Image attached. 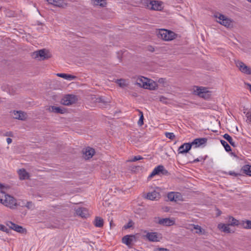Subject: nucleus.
<instances>
[{"label":"nucleus","mask_w":251,"mask_h":251,"mask_svg":"<svg viewBox=\"0 0 251 251\" xmlns=\"http://www.w3.org/2000/svg\"><path fill=\"white\" fill-rule=\"evenodd\" d=\"M0 230L3 232L9 233V229L3 225L0 224Z\"/></svg>","instance_id":"obj_37"},{"label":"nucleus","mask_w":251,"mask_h":251,"mask_svg":"<svg viewBox=\"0 0 251 251\" xmlns=\"http://www.w3.org/2000/svg\"><path fill=\"white\" fill-rule=\"evenodd\" d=\"M137 83L140 86L145 89H153L154 86L153 84H155L154 82H150V80L147 79L146 77H142L141 78L137 79Z\"/></svg>","instance_id":"obj_6"},{"label":"nucleus","mask_w":251,"mask_h":251,"mask_svg":"<svg viewBox=\"0 0 251 251\" xmlns=\"http://www.w3.org/2000/svg\"><path fill=\"white\" fill-rule=\"evenodd\" d=\"M4 135L6 136L12 137L13 135V133L11 131H9V132H6L5 133Z\"/></svg>","instance_id":"obj_42"},{"label":"nucleus","mask_w":251,"mask_h":251,"mask_svg":"<svg viewBox=\"0 0 251 251\" xmlns=\"http://www.w3.org/2000/svg\"><path fill=\"white\" fill-rule=\"evenodd\" d=\"M223 137L229 143V144L232 146H233V147L235 146V143L233 141V139L229 135H228L227 133H226L224 135Z\"/></svg>","instance_id":"obj_28"},{"label":"nucleus","mask_w":251,"mask_h":251,"mask_svg":"<svg viewBox=\"0 0 251 251\" xmlns=\"http://www.w3.org/2000/svg\"><path fill=\"white\" fill-rule=\"evenodd\" d=\"M84 157L86 159H88L92 157L95 153V150L90 147H88L83 151Z\"/></svg>","instance_id":"obj_18"},{"label":"nucleus","mask_w":251,"mask_h":251,"mask_svg":"<svg viewBox=\"0 0 251 251\" xmlns=\"http://www.w3.org/2000/svg\"><path fill=\"white\" fill-rule=\"evenodd\" d=\"M166 100V98H165L164 97H163V96H161V97H160V100L161 101H164V100Z\"/></svg>","instance_id":"obj_48"},{"label":"nucleus","mask_w":251,"mask_h":251,"mask_svg":"<svg viewBox=\"0 0 251 251\" xmlns=\"http://www.w3.org/2000/svg\"><path fill=\"white\" fill-rule=\"evenodd\" d=\"M145 236L151 242H159L162 238L161 234L156 232H147Z\"/></svg>","instance_id":"obj_11"},{"label":"nucleus","mask_w":251,"mask_h":251,"mask_svg":"<svg viewBox=\"0 0 251 251\" xmlns=\"http://www.w3.org/2000/svg\"><path fill=\"white\" fill-rule=\"evenodd\" d=\"M116 82L118 84V85L122 88H124L126 86L125 80L123 79H117Z\"/></svg>","instance_id":"obj_33"},{"label":"nucleus","mask_w":251,"mask_h":251,"mask_svg":"<svg viewBox=\"0 0 251 251\" xmlns=\"http://www.w3.org/2000/svg\"><path fill=\"white\" fill-rule=\"evenodd\" d=\"M248 1L251 2V0H247Z\"/></svg>","instance_id":"obj_52"},{"label":"nucleus","mask_w":251,"mask_h":251,"mask_svg":"<svg viewBox=\"0 0 251 251\" xmlns=\"http://www.w3.org/2000/svg\"><path fill=\"white\" fill-rule=\"evenodd\" d=\"M50 111L55 113L63 114L65 112V109H62L59 107H56L55 106H51L50 108Z\"/></svg>","instance_id":"obj_25"},{"label":"nucleus","mask_w":251,"mask_h":251,"mask_svg":"<svg viewBox=\"0 0 251 251\" xmlns=\"http://www.w3.org/2000/svg\"><path fill=\"white\" fill-rule=\"evenodd\" d=\"M236 67L242 73L247 75H251V68L243 62L237 61Z\"/></svg>","instance_id":"obj_8"},{"label":"nucleus","mask_w":251,"mask_h":251,"mask_svg":"<svg viewBox=\"0 0 251 251\" xmlns=\"http://www.w3.org/2000/svg\"><path fill=\"white\" fill-rule=\"evenodd\" d=\"M92 2L94 5H100L101 7H105L106 5L105 0H92Z\"/></svg>","instance_id":"obj_27"},{"label":"nucleus","mask_w":251,"mask_h":251,"mask_svg":"<svg viewBox=\"0 0 251 251\" xmlns=\"http://www.w3.org/2000/svg\"><path fill=\"white\" fill-rule=\"evenodd\" d=\"M77 99L76 96L73 95H68L65 96L61 100V103L65 105H69L74 103Z\"/></svg>","instance_id":"obj_14"},{"label":"nucleus","mask_w":251,"mask_h":251,"mask_svg":"<svg viewBox=\"0 0 251 251\" xmlns=\"http://www.w3.org/2000/svg\"><path fill=\"white\" fill-rule=\"evenodd\" d=\"M143 158L140 155L135 156L134 157L130 160L131 162H135L138 160H142Z\"/></svg>","instance_id":"obj_38"},{"label":"nucleus","mask_w":251,"mask_h":251,"mask_svg":"<svg viewBox=\"0 0 251 251\" xmlns=\"http://www.w3.org/2000/svg\"><path fill=\"white\" fill-rule=\"evenodd\" d=\"M5 224L7 226H9L10 229H13L18 232L23 233H24L25 231V229L22 226L16 225L11 221L6 222Z\"/></svg>","instance_id":"obj_15"},{"label":"nucleus","mask_w":251,"mask_h":251,"mask_svg":"<svg viewBox=\"0 0 251 251\" xmlns=\"http://www.w3.org/2000/svg\"><path fill=\"white\" fill-rule=\"evenodd\" d=\"M3 188V186L0 183V190H1Z\"/></svg>","instance_id":"obj_50"},{"label":"nucleus","mask_w":251,"mask_h":251,"mask_svg":"<svg viewBox=\"0 0 251 251\" xmlns=\"http://www.w3.org/2000/svg\"><path fill=\"white\" fill-rule=\"evenodd\" d=\"M19 178L21 180L27 179L29 177L28 173L24 169H20L18 171Z\"/></svg>","instance_id":"obj_22"},{"label":"nucleus","mask_w":251,"mask_h":251,"mask_svg":"<svg viewBox=\"0 0 251 251\" xmlns=\"http://www.w3.org/2000/svg\"><path fill=\"white\" fill-rule=\"evenodd\" d=\"M168 173V172L165 169L164 167L160 165H158L153 170L148 178H151L157 175L162 174L165 175H167Z\"/></svg>","instance_id":"obj_10"},{"label":"nucleus","mask_w":251,"mask_h":251,"mask_svg":"<svg viewBox=\"0 0 251 251\" xmlns=\"http://www.w3.org/2000/svg\"><path fill=\"white\" fill-rule=\"evenodd\" d=\"M181 195L180 193L175 192V201H176L181 199Z\"/></svg>","instance_id":"obj_36"},{"label":"nucleus","mask_w":251,"mask_h":251,"mask_svg":"<svg viewBox=\"0 0 251 251\" xmlns=\"http://www.w3.org/2000/svg\"><path fill=\"white\" fill-rule=\"evenodd\" d=\"M25 206L28 209H31L34 207V205L31 201H27Z\"/></svg>","instance_id":"obj_41"},{"label":"nucleus","mask_w":251,"mask_h":251,"mask_svg":"<svg viewBox=\"0 0 251 251\" xmlns=\"http://www.w3.org/2000/svg\"><path fill=\"white\" fill-rule=\"evenodd\" d=\"M231 219L232 221L231 224H225L220 223L218 224V228L222 231L225 233H231L232 230L230 229L229 226H234V225L235 224V219L232 217H230L229 220Z\"/></svg>","instance_id":"obj_9"},{"label":"nucleus","mask_w":251,"mask_h":251,"mask_svg":"<svg viewBox=\"0 0 251 251\" xmlns=\"http://www.w3.org/2000/svg\"><path fill=\"white\" fill-rule=\"evenodd\" d=\"M155 222L163 226H171L175 224L174 219H171L169 218H161L160 217L155 218Z\"/></svg>","instance_id":"obj_7"},{"label":"nucleus","mask_w":251,"mask_h":251,"mask_svg":"<svg viewBox=\"0 0 251 251\" xmlns=\"http://www.w3.org/2000/svg\"><path fill=\"white\" fill-rule=\"evenodd\" d=\"M75 212L78 216L82 218H86L89 216L88 211L85 207H78L76 209Z\"/></svg>","instance_id":"obj_17"},{"label":"nucleus","mask_w":251,"mask_h":251,"mask_svg":"<svg viewBox=\"0 0 251 251\" xmlns=\"http://www.w3.org/2000/svg\"><path fill=\"white\" fill-rule=\"evenodd\" d=\"M215 18L218 19L217 22L225 26L229 27L231 25V21L224 15L219 13H215L214 14Z\"/></svg>","instance_id":"obj_5"},{"label":"nucleus","mask_w":251,"mask_h":251,"mask_svg":"<svg viewBox=\"0 0 251 251\" xmlns=\"http://www.w3.org/2000/svg\"><path fill=\"white\" fill-rule=\"evenodd\" d=\"M159 251H169L168 249L166 248H159Z\"/></svg>","instance_id":"obj_47"},{"label":"nucleus","mask_w":251,"mask_h":251,"mask_svg":"<svg viewBox=\"0 0 251 251\" xmlns=\"http://www.w3.org/2000/svg\"><path fill=\"white\" fill-rule=\"evenodd\" d=\"M193 226L194 229L197 230L196 232L197 233L201 235L205 234L204 229H202L200 226L193 225Z\"/></svg>","instance_id":"obj_30"},{"label":"nucleus","mask_w":251,"mask_h":251,"mask_svg":"<svg viewBox=\"0 0 251 251\" xmlns=\"http://www.w3.org/2000/svg\"><path fill=\"white\" fill-rule=\"evenodd\" d=\"M158 36L165 41H171L176 38V34L173 31L161 29L158 32Z\"/></svg>","instance_id":"obj_3"},{"label":"nucleus","mask_w":251,"mask_h":251,"mask_svg":"<svg viewBox=\"0 0 251 251\" xmlns=\"http://www.w3.org/2000/svg\"><path fill=\"white\" fill-rule=\"evenodd\" d=\"M0 202L10 209H14L17 206L16 200L10 195L5 194L2 190L0 191Z\"/></svg>","instance_id":"obj_2"},{"label":"nucleus","mask_w":251,"mask_h":251,"mask_svg":"<svg viewBox=\"0 0 251 251\" xmlns=\"http://www.w3.org/2000/svg\"><path fill=\"white\" fill-rule=\"evenodd\" d=\"M230 154L233 155L234 156H235V153L234 152H231Z\"/></svg>","instance_id":"obj_51"},{"label":"nucleus","mask_w":251,"mask_h":251,"mask_svg":"<svg viewBox=\"0 0 251 251\" xmlns=\"http://www.w3.org/2000/svg\"><path fill=\"white\" fill-rule=\"evenodd\" d=\"M244 226L246 228H251V221H247L244 223Z\"/></svg>","instance_id":"obj_39"},{"label":"nucleus","mask_w":251,"mask_h":251,"mask_svg":"<svg viewBox=\"0 0 251 251\" xmlns=\"http://www.w3.org/2000/svg\"><path fill=\"white\" fill-rule=\"evenodd\" d=\"M33 57L35 58H40V60H44L50 57L48 51L45 49H42L34 52Z\"/></svg>","instance_id":"obj_13"},{"label":"nucleus","mask_w":251,"mask_h":251,"mask_svg":"<svg viewBox=\"0 0 251 251\" xmlns=\"http://www.w3.org/2000/svg\"><path fill=\"white\" fill-rule=\"evenodd\" d=\"M165 136L170 139L173 140L175 138V135L172 132H166Z\"/></svg>","instance_id":"obj_35"},{"label":"nucleus","mask_w":251,"mask_h":251,"mask_svg":"<svg viewBox=\"0 0 251 251\" xmlns=\"http://www.w3.org/2000/svg\"><path fill=\"white\" fill-rule=\"evenodd\" d=\"M56 75L69 80H74L76 78V76L75 75L64 73H58L56 74Z\"/></svg>","instance_id":"obj_23"},{"label":"nucleus","mask_w":251,"mask_h":251,"mask_svg":"<svg viewBox=\"0 0 251 251\" xmlns=\"http://www.w3.org/2000/svg\"><path fill=\"white\" fill-rule=\"evenodd\" d=\"M221 213H222V212H221V211H220L218 210V214H217V216H220V215L221 214Z\"/></svg>","instance_id":"obj_49"},{"label":"nucleus","mask_w":251,"mask_h":251,"mask_svg":"<svg viewBox=\"0 0 251 251\" xmlns=\"http://www.w3.org/2000/svg\"><path fill=\"white\" fill-rule=\"evenodd\" d=\"M160 197V194L159 192L154 190L152 192H149L146 196V198L148 200L154 201L158 200Z\"/></svg>","instance_id":"obj_19"},{"label":"nucleus","mask_w":251,"mask_h":251,"mask_svg":"<svg viewBox=\"0 0 251 251\" xmlns=\"http://www.w3.org/2000/svg\"><path fill=\"white\" fill-rule=\"evenodd\" d=\"M194 94L204 99L209 98L211 95L210 92L208 90L207 88L199 86L195 87Z\"/></svg>","instance_id":"obj_4"},{"label":"nucleus","mask_w":251,"mask_h":251,"mask_svg":"<svg viewBox=\"0 0 251 251\" xmlns=\"http://www.w3.org/2000/svg\"><path fill=\"white\" fill-rule=\"evenodd\" d=\"M245 84L248 86V89L251 92V84L248 83H245Z\"/></svg>","instance_id":"obj_45"},{"label":"nucleus","mask_w":251,"mask_h":251,"mask_svg":"<svg viewBox=\"0 0 251 251\" xmlns=\"http://www.w3.org/2000/svg\"><path fill=\"white\" fill-rule=\"evenodd\" d=\"M220 142L222 144V145L224 147L225 150L227 152H230L231 151V148L230 146L228 144V143L223 140H221Z\"/></svg>","instance_id":"obj_32"},{"label":"nucleus","mask_w":251,"mask_h":251,"mask_svg":"<svg viewBox=\"0 0 251 251\" xmlns=\"http://www.w3.org/2000/svg\"><path fill=\"white\" fill-rule=\"evenodd\" d=\"M135 239V236L134 235H126L122 239V242L127 246L131 244V243Z\"/></svg>","instance_id":"obj_21"},{"label":"nucleus","mask_w":251,"mask_h":251,"mask_svg":"<svg viewBox=\"0 0 251 251\" xmlns=\"http://www.w3.org/2000/svg\"><path fill=\"white\" fill-rule=\"evenodd\" d=\"M145 4L149 9L153 10H160L161 9V4L157 0H146Z\"/></svg>","instance_id":"obj_12"},{"label":"nucleus","mask_w":251,"mask_h":251,"mask_svg":"<svg viewBox=\"0 0 251 251\" xmlns=\"http://www.w3.org/2000/svg\"><path fill=\"white\" fill-rule=\"evenodd\" d=\"M139 112V120L138 122V124L140 126H142L144 124V115L142 111L140 110L139 109L136 110Z\"/></svg>","instance_id":"obj_31"},{"label":"nucleus","mask_w":251,"mask_h":251,"mask_svg":"<svg viewBox=\"0 0 251 251\" xmlns=\"http://www.w3.org/2000/svg\"><path fill=\"white\" fill-rule=\"evenodd\" d=\"M207 141L206 138H196L191 143H186L181 145L178 149V153L184 154L188 152L191 149L192 146H195V148L205 144Z\"/></svg>","instance_id":"obj_1"},{"label":"nucleus","mask_w":251,"mask_h":251,"mask_svg":"<svg viewBox=\"0 0 251 251\" xmlns=\"http://www.w3.org/2000/svg\"><path fill=\"white\" fill-rule=\"evenodd\" d=\"M133 226V223L131 221H129L126 225L124 226V228L125 229L130 228Z\"/></svg>","instance_id":"obj_40"},{"label":"nucleus","mask_w":251,"mask_h":251,"mask_svg":"<svg viewBox=\"0 0 251 251\" xmlns=\"http://www.w3.org/2000/svg\"><path fill=\"white\" fill-rule=\"evenodd\" d=\"M94 224L96 227H101L103 226V220L100 217H96L94 221Z\"/></svg>","instance_id":"obj_26"},{"label":"nucleus","mask_w":251,"mask_h":251,"mask_svg":"<svg viewBox=\"0 0 251 251\" xmlns=\"http://www.w3.org/2000/svg\"><path fill=\"white\" fill-rule=\"evenodd\" d=\"M243 172L246 174L251 176V166L249 165H245L242 168Z\"/></svg>","instance_id":"obj_29"},{"label":"nucleus","mask_w":251,"mask_h":251,"mask_svg":"<svg viewBox=\"0 0 251 251\" xmlns=\"http://www.w3.org/2000/svg\"><path fill=\"white\" fill-rule=\"evenodd\" d=\"M202 159V157H201V159L198 158H197V159H196L194 160L192 162V163H196V162H199V161H201Z\"/></svg>","instance_id":"obj_43"},{"label":"nucleus","mask_w":251,"mask_h":251,"mask_svg":"<svg viewBox=\"0 0 251 251\" xmlns=\"http://www.w3.org/2000/svg\"><path fill=\"white\" fill-rule=\"evenodd\" d=\"M168 198L170 201H175V192H171L168 194Z\"/></svg>","instance_id":"obj_34"},{"label":"nucleus","mask_w":251,"mask_h":251,"mask_svg":"<svg viewBox=\"0 0 251 251\" xmlns=\"http://www.w3.org/2000/svg\"><path fill=\"white\" fill-rule=\"evenodd\" d=\"M12 116L14 119L25 121L27 118V114L25 112L22 111H13Z\"/></svg>","instance_id":"obj_16"},{"label":"nucleus","mask_w":251,"mask_h":251,"mask_svg":"<svg viewBox=\"0 0 251 251\" xmlns=\"http://www.w3.org/2000/svg\"><path fill=\"white\" fill-rule=\"evenodd\" d=\"M236 129L237 130H238L237 127H236Z\"/></svg>","instance_id":"obj_53"},{"label":"nucleus","mask_w":251,"mask_h":251,"mask_svg":"<svg viewBox=\"0 0 251 251\" xmlns=\"http://www.w3.org/2000/svg\"><path fill=\"white\" fill-rule=\"evenodd\" d=\"M6 141L8 144H10V143H12V140L10 138H7L6 139Z\"/></svg>","instance_id":"obj_44"},{"label":"nucleus","mask_w":251,"mask_h":251,"mask_svg":"<svg viewBox=\"0 0 251 251\" xmlns=\"http://www.w3.org/2000/svg\"><path fill=\"white\" fill-rule=\"evenodd\" d=\"M228 174L231 176H235V172L234 171H230L228 172Z\"/></svg>","instance_id":"obj_46"},{"label":"nucleus","mask_w":251,"mask_h":251,"mask_svg":"<svg viewBox=\"0 0 251 251\" xmlns=\"http://www.w3.org/2000/svg\"><path fill=\"white\" fill-rule=\"evenodd\" d=\"M241 111L245 115L247 122L251 124V109L244 106L241 107Z\"/></svg>","instance_id":"obj_20"},{"label":"nucleus","mask_w":251,"mask_h":251,"mask_svg":"<svg viewBox=\"0 0 251 251\" xmlns=\"http://www.w3.org/2000/svg\"><path fill=\"white\" fill-rule=\"evenodd\" d=\"M49 4L58 7H62L64 4L63 0H47Z\"/></svg>","instance_id":"obj_24"}]
</instances>
